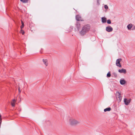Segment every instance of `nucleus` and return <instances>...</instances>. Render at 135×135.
<instances>
[{"label": "nucleus", "instance_id": "obj_23", "mask_svg": "<svg viewBox=\"0 0 135 135\" xmlns=\"http://www.w3.org/2000/svg\"><path fill=\"white\" fill-rule=\"evenodd\" d=\"M21 33H22V35H24L25 33L24 31L23 30H22L21 29Z\"/></svg>", "mask_w": 135, "mask_h": 135}, {"label": "nucleus", "instance_id": "obj_9", "mask_svg": "<svg viewBox=\"0 0 135 135\" xmlns=\"http://www.w3.org/2000/svg\"><path fill=\"white\" fill-rule=\"evenodd\" d=\"M120 83L121 85H123L125 84L126 82L124 79H121L120 81Z\"/></svg>", "mask_w": 135, "mask_h": 135}, {"label": "nucleus", "instance_id": "obj_7", "mask_svg": "<svg viewBox=\"0 0 135 135\" xmlns=\"http://www.w3.org/2000/svg\"><path fill=\"white\" fill-rule=\"evenodd\" d=\"M118 71L121 73H124V74H126L127 72L126 70L124 69H121L118 70Z\"/></svg>", "mask_w": 135, "mask_h": 135}, {"label": "nucleus", "instance_id": "obj_5", "mask_svg": "<svg viewBox=\"0 0 135 135\" xmlns=\"http://www.w3.org/2000/svg\"><path fill=\"white\" fill-rule=\"evenodd\" d=\"M131 101L130 99H127L125 98L124 99V102L125 105H128L130 103Z\"/></svg>", "mask_w": 135, "mask_h": 135}, {"label": "nucleus", "instance_id": "obj_13", "mask_svg": "<svg viewBox=\"0 0 135 135\" xmlns=\"http://www.w3.org/2000/svg\"><path fill=\"white\" fill-rule=\"evenodd\" d=\"M111 110V108L110 107L104 109V112H106L107 111H109Z\"/></svg>", "mask_w": 135, "mask_h": 135}, {"label": "nucleus", "instance_id": "obj_18", "mask_svg": "<svg viewBox=\"0 0 135 135\" xmlns=\"http://www.w3.org/2000/svg\"><path fill=\"white\" fill-rule=\"evenodd\" d=\"M113 76L115 77H117V73L115 72H113Z\"/></svg>", "mask_w": 135, "mask_h": 135}, {"label": "nucleus", "instance_id": "obj_22", "mask_svg": "<svg viewBox=\"0 0 135 135\" xmlns=\"http://www.w3.org/2000/svg\"><path fill=\"white\" fill-rule=\"evenodd\" d=\"M11 104L12 107H14L15 105V103H14V102H12L11 103Z\"/></svg>", "mask_w": 135, "mask_h": 135}, {"label": "nucleus", "instance_id": "obj_1", "mask_svg": "<svg viewBox=\"0 0 135 135\" xmlns=\"http://www.w3.org/2000/svg\"><path fill=\"white\" fill-rule=\"evenodd\" d=\"M90 29V26L89 25H87L84 26L82 28L81 30L79 32L80 35L83 36L87 33Z\"/></svg>", "mask_w": 135, "mask_h": 135}, {"label": "nucleus", "instance_id": "obj_16", "mask_svg": "<svg viewBox=\"0 0 135 135\" xmlns=\"http://www.w3.org/2000/svg\"><path fill=\"white\" fill-rule=\"evenodd\" d=\"M20 1L24 3H26L28 2V0H20Z\"/></svg>", "mask_w": 135, "mask_h": 135}, {"label": "nucleus", "instance_id": "obj_10", "mask_svg": "<svg viewBox=\"0 0 135 135\" xmlns=\"http://www.w3.org/2000/svg\"><path fill=\"white\" fill-rule=\"evenodd\" d=\"M42 61L43 62L44 64L46 66H47L48 65V62L47 60L43 59L42 60Z\"/></svg>", "mask_w": 135, "mask_h": 135}, {"label": "nucleus", "instance_id": "obj_6", "mask_svg": "<svg viewBox=\"0 0 135 135\" xmlns=\"http://www.w3.org/2000/svg\"><path fill=\"white\" fill-rule=\"evenodd\" d=\"M106 30L107 31L110 32H112L113 30L112 28L110 26H108L106 28Z\"/></svg>", "mask_w": 135, "mask_h": 135}, {"label": "nucleus", "instance_id": "obj_12", "mask_svg": "<svg viewBox=\"0 0 135 135\" xmlns=\"http://www.w3.org/2000/svg\"><path fill=\"white\" fill-rule=\"evenodd\" d=\"M76 26L78 30H79L80 27V23L78 22H77L76 24Z\"/></svg>", "mask_w": 135, "mask_h": 135}, {"label": "nucleus", "instance_id": "obj_24", "mask_svg": "<svg viewBox=\"0 0 135 135\" xmlns=\"http://www.w3.org/2000/svg\"><path fill=\"white\" fill-rule=\"evenodd\" d=\"M100 1V0H97V3L98 5H99L100 4V3L99 2Z\"/></svg>", "mask_w": 135, "mask_h": 135}, {"label": "nucleus", "instance_id": "obj_8", "mask_svg": "<svg viewBox=\"0 0 135 135\" xmlns=\"http://www.w3.org/2000/svg\"><path fill=\"white\" fill-rule=\"evenodd\" d=\"M102 22L103 23H106L107 21V18L104 17H103L101 18Z\"/></svg>", "mask_w": 135, "mask_h": 135}, {"label": "nucleus", "instance_id": "obj_4", "mask_svg": "<svg viewBox=\"0 0 135 135\" xmlns=\"http://www.w3.org/2000/svg\"><path fill=\"white\" fill-rule=\"evenodd\" d=\"M121 60L122 59L121 58L119 59H117L116 62V65L117 66L119 67H122V65H121L120 63V62L121 61Z\"/></svg>", "mask_w": 135, "mask_h": 135}, {"label": "nucleus", "instance_id": "obj_15", "mask_svg": "<svg viewBox=\"0 0 135 135\" xmlns=\"http://www.w3.org/2000/svg\"><path fill=\"white\" fill-rule=\"evenodd\" d=\"M22 25L21 26V29H22L24 27V23L22 21H21Z\"/></svg>", "mask_w": 135, "mask_h": 135}, {"label": "nucleus", "instance_id": "obj_21", "mask_svg": "<svg viewBox=\"0 0 135 135\" xmlns=\"http://www.w3.org/2000/svg\"><path fill=\"white\" fill-rule=\"evenodd\" d=\"M104 7L106 9H107L108 8V7L107 5H104Z\"/></svg>", "mask_w": 135, "mask_h": 135}, {"label": "nucleus", "instance_id": "obj_3", "mask_svg": "<svg viewBox=\"0 0 135 135\" xmlns=\"http://www.w3.org/2000/svg\"><path fill=\"white\" fill-rule=\"evenodd\" d=\"M116 97L119 102H120L122 99V97L120 96V93L117 91L116 93Z\"/></svg>", "mask_w": 135, "mask_h": 135}, {"label": "nucleus", "instance_id": "obj_20", "mask_svg": "<svg viewBox=\"0 0 135 135\" xmlns=\"http://www.w3.org/2000/svg\"><path fill=\"white\" fill-rule=\"evenodd\" d=\"M1 115L0 114V127H1V125L2 122V118H1Z\"/></svg>", "mask_w": 135, "mask_h": 135}, {"label": "nucleus", "instance_id": "obj_14", "mask_svg": "<svg viewBox=\"0 0 135 135\" xmlns=\"http://www.w3.org/2000/svg\"><path fill=\"white\" fill-rule=\"evenodd\" d=\"M132 25L131 24H129L127 26V27L128 30H130L132 27Z\"/></svg>", "mask_w": 135, "mask_h": 135}, {"label": "nucleus", "instance_id": "obj_26", "mask_svg": "<svg viewBox=\"0 0 135 135\" xmlns=\"http://www.w3.org/2000/svg\"><path fill=\"white\" fill-rule=\"evenodd\" d=\"M13 102H14V103H15V102H16V100L15 99H13Z\"/></svg>", "mask_w": 135, "mask_h": 135}, {"label": "nucleus", "instance_id": "obj_17", "mask_svg": "<svg viewBox=\"0 0 135 135\" xmlns=\"http://www.w3.org/2000/svg\"><path fill=\"white\" fill-rule=\"evenodd\" d=\"M111 76L110 72L109 71L107 74V76L108 77H109Z\"/></svg>", "mask_w": 135, "mask_h": 135}, {"label": "nucleus", "instance_id": "obj_11", "mask_svg": "<svg viewBox=\"0 0 135 135\" xmlns=\"http://www.w3.org/2000/svg\"><path fill=\"white\" fill-rule=\"evenodd\" d=\"M76 20L78 21H80L81 20V17L79 15H76Z\"/></svg>", "mask_w": 135, "mask_h": 135}, {"label": "nucleus", "instance_id": "obj_2", "mask_svg": "<svg viewBox=\"0 0 135 135\" xmlns=\"http://www.w3.org/2000/svg\"><path fill=\"white\" fill-rule=\"evenodd\" d=\"M70 124L72 125L77 124L79 123V122L73 119H70L69 120Z\"/></svg>", "mask_w": 135, "mask_h": 135}, {"label": "nucleus", "instance_id": "obj_25", "mask_svg": "<svg viewBox=\"0 0 135 135\" xmlns=\"http://www.w3.org/2000/svg\"><path fill=\"white\" fill-rule=\"evenodd\" d=\"M18 89L19 92L20 93L21 91V90H20V87H19Z\"/></svg>", "mask_w": 135, "mask_h": 135}, {"label": "nucleus", "instance_id": "obj_19", "mask_svg": "<svg viewBox=\"0 0 135 135\" xmlns=\"http://www.w3.org/2000/svg\"><path fill=\"white\" fill-rule=\"evenodd\" d=\"M107 22L108 24H110L111 23V21L110 20H108L107 21Z\"/></svg>", "mask_w": 135, "mask_h": 135}]
</instances>
